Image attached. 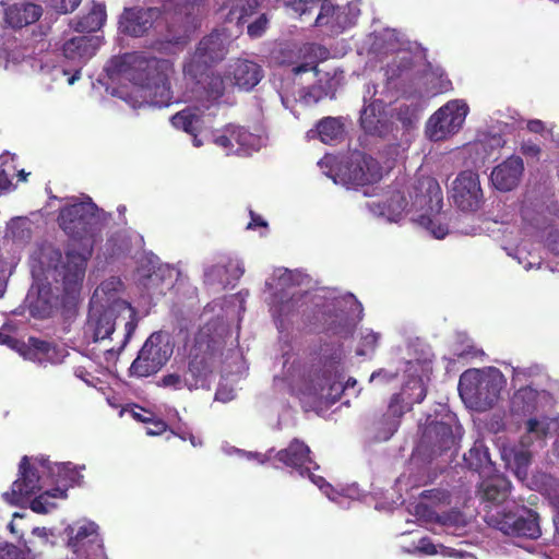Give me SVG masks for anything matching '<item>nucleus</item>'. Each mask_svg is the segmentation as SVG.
I'll return each instance as SVG.
<instances>
[{"label": "nucleus", "instance_id": "393cba45", "mask_svg": "<svg viewBox=\"0 0 559 559\" xmlns=\"http://www.w3.org/2000/svg\"><path fill=\"white\" fill-rule=\"evenodd\" d=\"M139 272V283L151 296H164L173 287V272L167 266L159 265L147 273L141 267Z\"/></svg>", "mask_w": 559, "mask_h": 559}, {"label": "nucleus", "instance_id": "ea45409f", "mask_svg": "<svg viewBox=\"0 0 559 559\" xmlns=\"http://www.w3.org/2000/svg\"><path fill=\"white\" fill-rule=\"evenodd\" d=\"M512 461L510 464L515 469V473L518 476H526L527 467L531 464L532 461V453L530 450L520 448V449H513L511 451Z\"/></svg>", "mask_w": 559, "mask_h": 559}, {"label": "nucleus", "instance_id": "0eeeda50", "mask_svg": "<svg viewBox=\"0 0 559 559\" xmlns=\"http://www.w3.org/2000/svg\"><path fill=\"white\" fill-rule=\"evenodd\" d=\"M100 37L94 35L75 36L62 45V56L68 64L62 72L68 78L70 85L81 78L82 68L96 53L100 47Z\"/></svg>", "mask_w": 559, "mask_h": 559}, {"label": "nucleus", "instance_id": "e2e57ef3", "mask_svg": "<svg viewBox=\"0 0 559 559\" xmlns=\"http://www.w3.org/2000/svg\"><path fill=\"white\" fill-rule=\"evenodd\" d=\"M251 214V221L248 225V228H254V227H266L267 223L259 215L254 214L253 212Z\"/></svg>", "mask_w": 559, "mask_h": 559}, {"label": "nucleus", "instance_id": "79ce46f5", "mask_svg": "<svg viewBox=\"0 0 559 559\" xmlns=\"http://www.w3.org/2000/svg\"><path fill=\"white\" fill-rule=\"evenodd\" d=\"M380 334L372 331H366L361 334L360 341L356 348L358 356H367L374 352L378 346Z\"/></svg>", "mask_w": 559, "mask_h": 559}, {"label": "nucleus", "instance_id": "e433bc0d", "mask_svg": "<svg viewBox=\"0 0 559 559\" xmlns=\"http://www.w3.org/2000/svg\"><path fill=\"white\" fill-rule=\"evenodd\" d=\"M309 294L307 292L294 294L288 300L280 306V316L288 317L295 312L305 313L304 307L308 305Z\"/></svg>", "mask_w": 559, "mask_h": 559}, {"label": "nucleus", "instance_id": "49530a36", "mask_svg": "<svg viewBox=\"0 0 559 559\" xmlns=\"http://www.w3.org/2000/svg\"><path fill=\"white\" fill-rule=\"evenodd\" d=\"M267 24L266 15L260 14L253 22L247 25V33L251 38H259L266 31Z\"/></svg>", "mask_w": 559, "mask_h": 559}, {"label": "nucleus", "instance_id": "69168bd1", "mask_svg": "<svg viewBox=\"0 0 559 559\" xmlns=\"http://www.w3.org/2000/svg\"><path fill=\"white\" fill-rule=\"evenodd\" d=\"M7 287L5 272L3 269H0V297L3 296Z\"/></svg>", "mask_w": 559, "mask_h": 559}, {"label": "nucleus", "instance_id": "cd10ccee", "mask_svg": "<svg viewBox=\"0 0 559 559\" xmlns=\"http://www.w3.org/2000/svg\"><path fill=\"white\" fill-rule=\"evenodd\" d=\"M171 123L175 128L192 135L194 146L202 145V141L198 136L203 130L204 119L203 112L199 108H185L178 111L171 117Z\"/></svg>", "mask_w": 559, "mask_h": 559}, {"label": "nucleus", "instance_id": "0e129e2a", "mask_svg": "<svg viewBox=\"0 0 559 559\" xmlns=\"http://www.w3.org/2000/svg\"><path fill=\"white\" fill-rule=\"evenodd\" d=\"M173 433L175 436L179 437L183 441L189 440L193 447H197V444H198L195 441V437L191 432H186V431L175 432V431H173Z\"/></svg>", "mask_w": 559, "mask_h": 559}, {"label": "nucleus", "instance_id": "aec40b11", "mask_svg": "<svg viewBox=\"0 0 559 559\" xmlns=\"http://www.w3.org/2000/svg\"><path fill=\"white\" fill-rule=\"evenodd\" d=\"M359 121L366 133L379 138L386 136L393 128V122L390 120L382 100L378 99L362 108Z\"/></svg>", "mask_w": 559, "mask_h": 559}, {"label": "nucleus", "instance_id": "72a5a7b5", "mask_svg": "<svg viewBox=\"0 0 559 559\" xmlns=\"http://www.w3.org/2000/svg\"><path fill=\"white\" fill-rule=\"evenodd\" d=\"M317 131L323 143L333 144L342 139L344 126L337 118L325 117L317 123Z\"/></svg>", "mask_w": 559, "mask_h": 559}, {"label": "nucleus", "instance_id": "f257e3e1", "mask_svg": "<svg viewBox=\"0 0 559 559\" xmlns=\"http://www.w3.org/2000/svg\"><path fill=\"white\" fill-rule=\"evenodd\" d=\"M110 214L93 202H79L60 210V228L75 242L66 251L59 275L67 295L78 294L85 276L86 264L94 246L102 241V233L108 225Z\"/></svg>", "mask_w": 559, "mask_h": 559}, {"label": "nucleus", "instance_id": "603ef678", "mask_svg": "<svg viewBox=\"0 0 559 559\" xmlns=\"http://www.w3.org/2000/svg\"><path fill=\"white\" fill-rule=\"evenodd\" d=\"M160 385L166 388H173L175 390H180L185 386V379H182L177 373H168L164 376L160 380Z\"/></svg>", "mask_w": 559, "mask_h": 559}, {"label": "nucleus", "instance_id": "a211bd4d", "mask_svg": "<svg viewBox=\"0 0 559 559\" xmlns=\"http://www.w3.org/2000/svg\"><path fill=\"white\" fill-rule=\"evenodd\" d=\"M263 78L260 64L248 59L233 60L226 68L225 79L242 91L253 90Z\"/></svg>", "mask_w": 559, "mask_h": 559}, {"label": "nucleus", "instance_id": "f704fd0d", "mask_svg": "<svg viewBox=\"0 0 559 559\" xmlns=\"http://www.w3.org/2000/svg\"><path fill=\"white\" fill-rule=\"evenodd\" d=\"M311 379V393L314 395H322L326 385H329L330 392L328 397H332V402L335 403L340 400V392L342 391V383H330L331 374L328 371H320L318 373L310 374Z\"/></svg>", "mask_w": 559, "mask_h": 559}, {"label": "nucleus", "instance_id": "a878e982", "mask_svg": "<svg viewBox=\"0 0 559 559\" xmlns=\"http://www.w3.org/2000/svg\"><path fill=\"white\" fill-rule=\"evenodd\" d=\"M43 14L40 4L33 2H17L5 9V22L13 28H22L37 22Z\"/></svg>", "mask_w": 559, "mask_h": 559}, {"label": "nucleus", "instance_id": "4d7b16f0", "mask_svg": "<svg viewBox=\"0 0 559 559\" xmlns=\"http://www.w3.org/2000/svg\"><path fill=\"white\" fill-rule=\"evenodd\" d=\"M214 143L227 151H231L234 148L233 140L229 131H227V127L225 128L222 134H217L214 136Z\"/></svg>", "mask_w": 559, "mask_h": 559}, {"label": "nucleus", "instance_id": "a18cd8bd", "mask_svg": "<svg viewBox=\"0 0 559 559\" xmlns=\"http://www.w3.org/2000/svg\"><path fill=\"white\" fill-rule=\"evenodd\" d=\"M420 223L425 225L427 229H429L431 234L438 239L444 238L449 233L448 225L437 223L433 218L429 216L423 215L420 217Z\"/></svg>", "mask_w": 559, "mask_h": 559}, {"label": "nucleus", "instance_id": "c9c22d12", "mask_svg": "<svg viewBox=\"0 0 559 559\" xmlns=\"http://www.w3.org/2000/svg\"><path fill=\"white\" fill-rule=\"evenodd\" d=\"M206 93V96L211 100H217L225 93L224 78L212 71H206L201 79V83Z\"/></svg>", "mask_w": 559, "mask_h": 559}, {"label": "nucleus", "instance_id": "1a4fd4ad", "mask_svg": "<svg viewBox=\"0 0 559 559\" xmlns=\"http://www.w3.org/2000/svg\"><path fill=\"white\" fill-rule=\"evenodd\" d=\"M66 532L69 537L68 547L78 559L105 558L103 539L95 523L87 522L79 526H69Z\"/></svg>", "mask_w": 559, "mask_h": 559}, {"label": "nucleus", "instance_id": "c756f323", "mask_svg": "<svg viewBox=\"0 0 559 559\" xmlns=\"http://www.w3.org/2000/svg\"><path fill=\"white\" fill-rule=\"evenodd\" d=\"M300 52L305 61L293 67L292 71L296 75L309 71L318 72V63L325 61L330 57V50L326 47L314 43L304 45Z\"/></svg>", "mask_w": 559, "mask_h": 559}, {"label": "nucleus", "instance_id": "a19ab883", "mask_svg": "<svg viewBox=\"0 0 559 559\" xmlns=\"http://www.w3.org/2000/svg\"><path fill=\"white\" fill-rule=\"evenodd\" d=\"M47 11L56 14H69L78 9L82 0H39Z\"/></svg>", "mask_w": 559, "mask_h": 559}, {"label": "nucleus", "instance_id": "6e6d98bb", "mask_svg": "<svg viewBox=\"0 0 559 559\" xmlns=\"http://www.w3.org/2000/svg\"><path fill=\"white\" fill-rule=\"evenodd\" d=\"M55 468L59 475L64 474L71 483L76 481V478L80 477L79 472L75 469V467L72 466L70 462L55 464Z\"/></svg>", "mask_w": 559, "mask_h": 559}, {"label": "nucleus", "instance_id": "c85d7f7f", "mask_svg": "<svg viewBox=\"0 0 559 559\" xmlns=\"http://www.w3.org/2000/svg\"><path fill=\"white\" fill-rule=\"evenodd\" d=\"M511 489V483L502 475H492L484 479L478 488L481 500L491 503H502Z\"/></svg>", "mask_w": 559, "mask_h": 559}, {"label": "nucleus", "instance_id": "864d4df0", "mask_svg": "<svg viewBox=\"0 0 559 559\" xmlns=\"http://www.w3.org/2000/svg\"><path fill=\"white\" fill-rule=\"evenodd\" d=\"M546 248L552 252L554 254H559V230L556 228H551L548 230L546 239H545Z\"/></svg>", "mask_w": 559, "mask_h": 559}, {"label": "nucleus", "instance_id": "5fc2aeb1", "mask_svg": "<svg viewBox=\"0 0 559 559\" xmlns=\"http://www.w3.org/2000/svg\"><path fill=\"white\" fill-rule=\"evenodd\" d=\"M147 424L150 426L146 428V433L150 436H160L168 428L167 424L163 419L156 418L155 416H153L151 421Z\"/></svg>", "mask_w": 559, "mask_h": 559}, {"label": "nucleus", "instance_id": "2f4dec72", "mask_svg": "<svg viewBox=\"0 0 559 559\" xmlns=\"http://www.w3.org/2000/svg\"><path fill=\"white\" fill-rule=\"evenodd\" d=\"M465 465L478 474H490L495 468L489 456L488 449L483 444H474L469 451L464 454Z\"/></svg>", "mask_w": 559, "mask_h": 559}, {"label": "nucleus", "instance_id": "f3484780", "mask_svg": "<svg viewBox=\"0 0 559 559\" xmlns=\"http://www.w3.org/2000/svg\"><path fill=\"white\" fill-rule=\"evenodd\" d=\"M274 457L285 466L296 469L301 476L311 477V471L319 468L310 456V448L297 438L287 448L277 451Z\"/></svg>", "mask_w": 559, "mask_h": 559}, {"label": "nucleus", "instance_id": "7ed1b4c3", "mask_svg": "<svg viewBox=\"0 0 559 559\" xmlns=\"http://www.w3.org/2000/svg\"><path fill=\"white\" fill-rule=\"evenodd\" d=\"M123 323L124 334L120 346L106 350L108 355H118L132 337L138 326L136 310L127 301L119 300L111 307L105 309L98 316L91 314L86 326L85 334L91 335L94 343L108 338L115 331L116 325Z\"/></svg>", "mask_w": 559, "mask_h": 559}, {"label": "nucleus", "instance_id": "4c0bfd02", "mask_svg": "<svg viewBox=\"0 0 559 559\" xmlns=\"http://www.w3.org/2000/svg\"><path fill=\"white\" fill-rule=\"evenodd\" d=\"M48 497H53V498L66 497V490H62L60 488H55L52 490H47L44 493L35 497L31 501V506H29L32 511H34L35 513H38V514L48 513L50 508L55 507V504L48 503V501H47Z\"/></svg>", "mask_w": 559, "mask_h": 559}, {"label": "nucleus", "instance_id": "39448f33", "mask_svg": "<svg viewBox=\"0 0 559 559\" xmlns=\"http://www.w3.org/2000/svg\"><path fill=\"white\" fill-rule=\"evenodd\" d=\"M173 353L170 337L163 332H154L131 364L130 373L140 378L152 376L166 365Z\"/></svg>", "mask_w": 559, "mask_h": 559}, {"label": "nucleus", "instance_id": "b1692460", "mask_svg": "<svg viewBox=\"0 0 559 559\" xmlns=\"http://www.w3.org/2000/svg\"><path fill=\"white\" fill-rule=\"evenodd\" d=\"M27 309L35 319L50 318L57 307L58 297L49 284L31 289L26 297Z\"/></svg>", "mask_w": 559, "mask_h": 559}, {"label": "nucleus", "instance_id": "c03bdc74", "mask_svg": "<svg viewBox=\"0 0 559 559\" xmlns=\"http://www.w3.org/2000/svg\"><path fill=\"white\" fill-rule=\"evenodd\" d=\"M526 421V430L528 433H534L537 437H545L549 430V424L547 417L538 419L536 417L528 416Z\"/></svg>", "mask_w": 559, "mask_h": 559}, {"label": "nucleus", "instance_id": "4468645a", "mask_svg": "<svg viewBox=\"0 0 559 559\" xmlns=\"http://www.w3.org/2000/svg\"><path fill=\"white\" fill-rule=\"evenodd\" d=\"M160 16L157 8H124L118 20V32L129 37H143L153 28Z\"/></svg>", "mask_w": 559, "mask_h": 559}, {"label": "nucleus", "instance_id": "20e7f679", "mask_svg": "<svg viewBox=\"0 0 559 559\" xmlns=\"http://www.w3.org/2000/svg\"><path fill=\"white\" fill-rule=\"evenodd\" d=\"M228 46L229 36L225 32L215 29L204 36L199 41L190 61L183 66L185 75L195 83H201L203 74L225 59Z\"/></svg>", "mask_w": 559, "mask_h": 559}, {"label": "nucleus", "instance_id": "13d9d810", "mask_svg": "<svg viewBox=\"0 0 559 559\" xmlns=\"http://www.w3.org/2000/svg\"><path fill=\"white\" fill-rule=\"evenodd\" d=\"M542 150L539 145L534 142H523L521 145V153L527 157L538 158Z\"/></svg>", "mask_w": 559, "mask_h": 559}, {"label": "nucleus", "instance_id": "dca6fc26", "mask_svg": "<svg viewBox=\"0 0 559 559\" xmlns=\"http://www.w3.org/2000/svg\"><path fill=\"white\" fill-rule=\"evenodd\" d=\"M344 176L354 186L373 185L382 178V166L372 156L357 152L352 155Z\"/></svg>", "mask_w": 559, "mask_h": 559}, {"label": "nucleus", "instance_id": "2eb2a0df", "mask_svg": "<svg viewBox=\"0 0 559 559\" xmlns=\"http://www.w3.org/2000/svg\"><path fill=\"white\" fill-rule=\"evenodd\" d=\"M213 353L210 350L209 342L197 341L190 353L185 386L193 391L204 386L209 376L212 373Z\"/></svg>", "mask_w": 559, "mask_h": 559}, {"label": "nucleus", "instance_id": "9d476101", "mask_svg": "<svg viewBox=\"0 0 559 559\" xmlns=\"http://www.w3.org/2000/svg\"><path fill=\"white\" fill-rule=\"evenodd\" d=\"M478 374V370L463 372L459 381L461 395L475 397L484 408H490L498 401L502 389V380L498 377H481L474 383L472 379Z\"/></svg>", "mask_w": 559, "mask_h": 559}, {"label": "nucleus", "instance_id": "ddd939ff", "mask_svg": "<svg viewBox=\"0 0 559 559\" xmlns=\"http://www.w3.org/2000/svg\"><path fill=\"white\" fill-rule=\"evenodd\" d=\"M2 343H8L16 349L21 356L39 365L58 364L62 361L63 352L51 342L29 336L27 342H22L11 336H5Z\"/></svg>", "mask_w": 559, "mask_h": 559}, {"label": "nucleus", "instance_id": "de8ad7c7", "mask_svg": "<svg viewBox=\"0 0 559 559\" xmlns=\"http://www.w3.org/2000/svg\"><path fill=\"white\" fill-rule=\"evenodd\" d=\"M321 0H293L292 8L299 15L310 14L318 10Z\"/></svg>", "mask_w": 559, "mask_h": 559}, {"label": "nucleus", "instance_id": "338daca9", "mask_svg": "<svg viewBox=\"0 0 559 559\" xmlns=\"http://www.w3.org/2000/svg\"><path fill=\"white\" fill-rule=\"evenodd\" d=\"M11 185L10 179L5 174H0V190L7 189Z\"/></svg>", "mask_w": 559, "mask_h": 559}, {"label": "nucleus", "instance_id": "7c9ffc66", "mask_svg": "<svg viewBox=\"0 0 559 559\" xmlns=\"http://www.w3.org/2000/svg\"><path fill=\"white\" fill-rule=\"evenodd\" d=\"M107 20L105 3L93 2L90 11L80 17L74 25V29L80 33H93L99 31Z\"/></svg>", "mask_w": 559, "mask_h": 559}, {"label": "nucleus", "instance_id": "37998d69", "mask_svg": "<svg viewBox=\"0 0 559 559\" xmlns=\"http://www.w3.org/2000/svg\"><path fill=\"white\" fill-rule=\"evenodd\" d=\"M227 131H229L233 145L235 144L245 147L250 145V141L252 139V134L243 127H237V126H228Z\"/></svg>", "mask_w": 559, "mask_h": 559}, {"label": "nucleus", "instance_id": "5701e85b", "mask_svg": "<svg viewBox=\"0 0 559 559\" xmlns=\"http://www.w3.org/2000/svg\"><path fill=\"white\" fill-rule=\"evenodd\" d=\"M547 397L549 393L546 390H537L531 385L521 386L511 397V414L516 417L532 416L537 412L539 403Z\"/></svg>", "mask_w": 559, "mask_h": 559}, {"label": "nucleus", "instance_id": "58836bf2", "mask_svg": "<svg viewBox=\"0 0 559 559\" xmlns=\"http://www.w3.org/2000/svg\"><path fill=\"white\" fill-rule=\"evenodd\" d=\"M420 108L417 104H402L396 109V119L404 128H412L419 119Z\"/></svg>", "mask_w": 559, "mask_h": 559}, {"label": "nucleus", "instance_id": "412c9836", "mask_svg": "<svg viewBox=\"0 0 559 559\" xmlns=\"http://www.w3.org/2000/svg\"><path fill=\"white\" fill-rule=\"evenodd\" d=\"M455 442L452 427L442 421H433L424 429L420 444L431 455H441L450 450Z\"/></svg>", "mask_w": 559, "mask_h": 559}, {"label": "nucleus", "instance_id": "8fccbe9b", "mask_svg": "<svg viewBox=\"0 0 559 559\" xmlns=\"http://www.w3.org/2000/svg\"><path fill=\"white\" fill-rule=\"evenodd\" d=\"M0 559H25L23 551L12 544H0Z\"/></svg>", "mask_w": 559, "mask_h": 559}, {"label": "nucleus", "instance_id": "473e14b6", "mask_svg": "<svg viewBox=\"0 0 559 559\" xmlns=\"http://www.w3.org/2000/svg\"><path fill=\"white\" fill-rule=\"evenodd\" d=\"M419 185L420 189L426 191L423 195L424 201L421 204L431 213H440L443 206V197L439 182L432 177H427L420 180Z\"/></svg>", "mask_w": 559, "mask_h": 559}, {"label": "nucleus", "instance_id": "f8f14e48", "mask_svg": "<svg viewBox=\"0 0 559 559\" xmlns=\"http://www.w3.org/2000/svg\"><path fill=\"white\" fill-rule=\"evenodd\" d=\"M498 528L508 536L528 539H537L542 534L538 513L525 507L516 512L503 513Z\"/></svg>", "mask_w": 559, "mask_h": 559}, {"label": "nucleus", "instance_id": "680f3d73", "mask_svg": "<svg viewBox=\"0 0 559 559\" xmlns=\"http://www.w3.org/2000/svg\"><path fill=\"white\" fill-rule=\"evenodd\" d=\"M545 129L544 122L538 119L530 120L527 122V130L533 133H542Z\"/></svg>", "mask_w": 559, "mask_h": 559}, {"label": "nucleus", "instance_id": "3c124183", "mask_svg": "<svg viewBox=\"0 0 559 559\" xmlns=\"http://www.w3.org/2000/svg\"><path fill=\"white\" fill-rule=\"evenodd\" d=\"M461 518L462 514L459 511L443 512L437 515L436 522L445 526H456Z\"/></svg>", "mask_w": 559, "mask_h": 559}, {"label": "nucleus", "instance_id": "f03ea898", "mask_svg": "<svg viewBox=\"0 0 559 559\" xmlns=\"http://www.w3.org/2000/svg\"><path fill=\"white\" fill-rule=\"evenodd\" d=\"M110 79L121 78L145 91L153 105L166 107L171 104L170 75L174 64L163 58L147 56L142 51L114 56L106 66Z\"/></svg>", "mask_w": 559, "mask_h": 559}, {"label": "nucleus", "instance_id": "bb28decb", "mask_svg": "<svg viewBox=\"0 0 559 559\" xmlns=\"http://www.w3.org/2000/svg\"><path fill=\"white\" fill-rule=\"evenodd\" d=\"M258 8L259 0H225L221 10L227 11L224 16L225 23L235 24L238 29H242Z\"/></svg>", "mask_w": 559, "mask_h": 559}, {"label": "nucleus", "instance_id": "9b49d317", "mask_svg": "<svg viewBox=\"0 0 559 559\" xmlns=\"http://www.w3.org/2000/svg\"><path fill=\"white\" fill-rule=\"evenodd\" d=\"M451 198L463 212H476L484 202L478 174L461 171L452 182Z\"/></svg>", "mask_w": 559, "mask_h": 559}, {"label": "nucleus", "instance_id": "6e6552de", "mask_svg": "<svg viewBox=\"0 0 559 559\" xmlns=\"http://www.w3.org/2000/svg\"><path fill=\"white\" fill-rule=\"evenodd\" d=\"M467 107L457 100L448 102L428 120L426 133L432 141H441L456 133L466 117Z\"/></svg>", "mask_w": 559, "mask_h": 559}, {"label": "nucleus", "instance_id": "423d86ee", "mask_svg": "<svg viewBox=\"0 0 559 559\" xmlns=\"http://www.w3.org/2000/svg\"><path fill=\"white\" fill-rule=\"evenodd\" d=\"M31 464L28 456L24 455L20 462V477L12 484L11 490L3 493V498L11 504H19L24 498H28L41 489L38 467L43 472H53V467L48 459H35Z\"/></svg>", "mask_w": 559, "mask_h": 559}, {"label": "nucleus", "instance_id": "774afa93", "mask_svg": "<svg viewBox=\"0 0 559 559\" xmlns=\"http://www.w3.org/2000/svg\"><path fill=\"white\" fill-rule=\"evenodd\" d=\"M421 549L424 550V552L429 554V555H433V554L437 552L436 547L432 544H428L427 546H423Z\"/></svg>", "mask_w": 559, "mask_h": 559}, {"label": "nucleus", "instance_id": "052dcab7", "mask_svg": "<svg viewBox=\"0 0 559 559\" xmlns=\"http://www.w3.org/2000/svg\"><path fill=\"white\" fill-rule=\"evenodd\" d=\"M140 411L136 412V411H132V417L140 421V423H144V424H147L148 421H151L152 417L154 416V414L150 411H146L144 408H141L139 407Z\"/></svg>", "mask_w": 559, "mask_h": 559}, {"label": "nucleus", "instance_id": "09e8293b", "mask_svg": "<svg viewBox=\"0 0 559 559\" xmlns=\"http://www.w3.org/2000/svg\"><path fill=\"white\" fill-rule=\"evenodd\" d=\"M318 10L319 13L316 17V25L321 26L329 23L326 17L334 13L335 7L326 0H321Z\"/></svg>", "mask_w": 559, "mask_h": 559}, {"label": "nucleus", "instance_id": "bf43d9fd", "mask_svg": "<svg viewBox=\"0 0 559 559\" xmlns=\"http://www.w3.org/2000/svg\"><path fill=\"white\" fill-rule=\"evenodd\" d=\"M421 497L426 498V499H437L438 501H444L450 498V495L445 490L432 489V490H425L421 493Z\"/></svg>", "mask_w": 559, "mask_h": 559}, {"label": "nucleus", "instance_id": "4be33fe9", "mask_svg": "<svg viewBox=\"0 0 559 559\" xmlns=\"http://www.w3.org/2000/svg\"><path fill=\"white\" fill-rule=\"evenodd\" d=\"M523 173V159L520 156L511 155L492 169L490 180L496 189L507 192L518 187Z\"/></svg>", "mask_w": 559, "mask_h": 559}, {"label": "nucleus", "instance_id": "6ab92c4d", "mask_svg": "<svg viewBox=\"0 0 559 559\" xmlns=\"http://www.w3.org/2000/svg\"><path fill=\"white\" fill-rule=\"evenodd\" d=\"M427 395V386L420 377L411 378L400 393L392 395L389 412L394 417H402L416 403H421Z\"/></svg>", "mask_w": 559, "mask_h": 559}]
</instances>
